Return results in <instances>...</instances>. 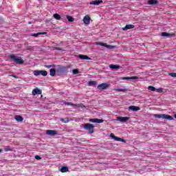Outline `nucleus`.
I'll return each instance as SVG.
<instances>
[{
    "label": "nucleus",
    "instance_id": "c9c22d12",
    "mask_svg": "<svg viewBox=\"0 0 176 176\" xmlns=\"http://www.w3.org/2000/svg\"><path fill=\"white\" fill-rule=\"evenodd\" d=\"M126 90L124 89H116V91H126Z\"/></svg>",
    "mask_w": 176,
    "mask_h": 176
},
{
    "label": "nucleus",
    "instance_id": "b1692460",
    "mask_svg": "<svg viewBox=\"0 0 176 176\" xmlns=\"http://www.w3.org/2000/svg\"><path fill=\"white\" fill-rule=\"evenodd\" d=\"M164 119H166L167 120H173V118L171 116L164 114Z\"/></svg>",
    "mask_w": 176,
    "mask_h": 176
},
{
    "label": "nucleus",
    "instance_id": "c756f323",
    "mask_svg": "<svg viewBox=\"0 0 176 176\" xmlns=\"http://www.w3.org/2000/svg\"><path fill=\"white\" fill-rule=\"evenodd\" d=\"M148 90H151V91H156V88L153 86H148Z\"/></svg>",
    "mask_w": 176,
    "mask_h": 176
},
{
    "label": "nucleus",
    "instance_id": "a18cd8bd",
    "mask_svg": "<svg viewBox=\"0 0 176 176\" xmlns=\"http://www.w3.org/2000/svg\"><path fill=\"white\" fill-rule=\"evenodd\" d=\"M29 24H32V23H31V22H29Z\"/></svg>",
    "mask_w": 176,
    "mask_h": 176
},
{
    "label": "nucleus",
    "instance_id": "5701e85b",
    "mask_svg": "<svg viewBox=\"0 0 176 176\" xmlns=\"http://www.w3.org/2000/svg\"><path fill=\"white\" fill-rule=\"evenodd\" d=\"M15 120H16V122H23L24 118H23L21 116H15Z\"/></svg>",
    "mask_w": 176,
    "mask_h": 176
},
{
    "label": "nucleus",
    "instance_id": "20e7f679",
    "mask_svg": "<svg viewBox=\"0 0 176 176\" xmlns=\"http://www.w3.org/2000/svg\"><path fill=\"white\" fill-rule=\"evenodd\" d=\"M33 74L34 76H39V75H41L42 76H47V72L46 70H34Z\"/></svg>",
    "mask_w": 176,
    "mask_h": 176
},
{
    "label": "nucleus",
    "instance_id": "ddd939ff",
    "mask_svg": "<svg viewBox=\"0 0 176 176\" xmlns=\"http://www.w3.org/2000/svg\"><path fill=\"white\" fill-rule=\"evenodd\" d=\"M135 26L134 25H126L124 28H122V31H127V30H133Z\"/></svg>",
    "mask_w": 176,
    "mask_h": 176
},
{
    "label": "nucleus",
    "instance_id": "a878e982",
    "mask_svg": "<svg viewBox=\"0 0 176 176\" xmlns=\"http://www.w3.org/2000/svg\"><path fill=\"white\" fill-rule=\"evenodd\" d=\"M164 114H155L154 118H157V119H164Z\"/></svg>",
    "mask_w": 176,
    "mask_h": 176
},
{
    "label": "nucleus",
    "instance_id": "a19ab883",
    "mask_svg": "<svg viewBox=\"0 0 176 176\" xmlns=\"http://www.w3.org/2000/svg\"><path fill=\"white\" fill-rule=\"evenodd\" d=\"M54 49H55V50H63V48L58 47H56Z\"/></svg>",
    "mask_w": 176,
    "mask_h": 176
},
{
    "label": "nucleus",
    "instance_id": "58836bf2",
    "mask_svg": "<svg viewBox=\"0 0 176 176\" xmlns=\"http://www.w3.org/2000/svg\"><path fill=\"white\" fill-rule=\"evenodd\" d=\"M60 122H63V123H68V120L67 121H65V120H64V118H60Z\"/></svg>",
    "mask_w": 176,
    "mask_h": 176
},
{
    "label": "nucleus",
    "instance_id": "72a5a7b5",
    "mask_svg": "<svg viewBox=\"0 0 176 176\" xmlns=\"http://www.w3.org/2000/svg\"><path fill=\"white\" fill-rule=\"evenodd\" d=\"M73 74H74V75H76V74H79V70L77 69H73Z\"/></svg>",
    "mask_w": 176,
    "mask_h": 176
},
{
    "label": "nucleus",
    "instance_id": "2eb2a0df",
    "mask_svg": "<svg viewBox=\"0 0 176 176\" xmlns=\"http://www.w3.org/2000/svg\"><path fill=\"white\" fill-rule=\"evenodd\" d=\"M32 93L33 96H36V94H42V91L38 88H36L32 90Z\"/></svg>",
    "mask_w": 176,
    "mask_h": 176
},
{
    "label": "nucleus",
    "instance_id": "423d86ee",
    "mask_svg": "<svg viewBox=\"0 0 176 176\" xmlns=\"http://www.w3.org/2000/svg\"><path fill=\"white\" fill-rule=\"evenodd\" d=\"M108 87H109V85L107 83H102L98 85V90H106Z\"/></svg>",
    "mask_w": 176,
    "mask_h": 176
},
{
    "label": "nucleus",
    "instance_id": "473e14b6",
    "mask_svg": "<svg viewBox=\"0 0 176 176\" xmlns=\"http://www.w3.org/2000/svg\"><path fill=\"white\" fill-rule=\"evenodd\" d=\"M96 81H93V80H91V81H89V82H88V85H89V86H93V85H96Z\"/></svg>",
    "mask_w": 176,
    "mask_h": 176
},
{
    "label": "nucleus",
    "instance_id": "4be33fe9",
    "mask_svg": "<svg viewBox=\"0 0 176 176\" xmlns=\"http://www.w3.org/2000/svg\"><path fill=\"white\" fill-rule=\"evenodd\" d=\"M45 34H46V32H38V33L31 34V36H34V38H38L39 35H45Z\"/></svg>",
    "mask_w": 176,
    "mask_h": 176
},
{
    "label": "nucleus",
    "instance_id": "9d476101",
    "mask_svg": "<svg viewBox=\"0 0 176 176\" xmlns=\"http://www.w3.org/2000/svg\"><path fill=\"white\" fill-rule=\"evenodd\" d=\"M46 134H47V135H50L51 137H54L55 135H57V131H54V130H47L46 131Z\"/></svg>",
    "mask_w": 176,
    "mask_h": 176
},
{
    "label": "nucleus",
    "instance_id": "37998d69",
    "mask_svg": "<svg viewBox=\"0 0 176 176\" xmlns=\"http://www.w3.org/2000/svg\"><path fill=\"white\" fill-rule=\"evenodd\" d=\"M174 118H176V113L174 115Z\"/></svg>",
    "mask_w": 176,
    "mask_h": 176
},
{
    "label": "nucleus",
    "instance_id": "f03ea898",
    "mask_svg": "<svg viewBox=\"0 0 176 176\" xmlns=\"http://www.w3.org/2000/svg\"><path fill=\"white\" fill-rule=\"evenodd\" d=\"M10 58H11V60H12V61L16 63V64L21 65V64L24 63V60H23L21 58H19L14 55L10 56Z\"/></svg>",
    "mask_w": 176,
    "mask_h": 176
},
{
    "label": "nucleus",
    "instance_id": "393cba45",
    "mask_svg": "<svg viewBox=\"0 0 176 176\" xmlns=\"http://www.w3.org/2000/svg\"><path fill=\"white\" fill-rule=\"evenodd\" d=\"M67 171H69V169H68V167H67V166H63L60 168V172L61 173H67Z\"/></svg>",
    "mask_w": 176,
    "mask_h": 176
},
{
    "label": "nucleus",
    "instance_id": "dca6fc26",
    "mask_svg": "<svg viewBox=\"0 0 176 176\" xmlns=\"http://www.w3.org/2000/svg\"><path fill=\"white\" fill-rule=\"evenodd\" d=\"M129 111H133V112H137V111H140V107L137 106H130L129 107Z\"/></svg>",
    "mask_w": 176,
    "mask_h": 176
},
{
    "label": "nucleus",
    "instance_id": "4468645a",
    "mask_svg": "<svg viewBox=\"0 0 176 176\" xmlns=\"http://www.w3.org/2000/svg\"><path fill=\"white\" fill-rule=\"evenodd\" d=\"M96 45H99L100 46H104V47H107V49H112V45H107V43L96 42Z\"/></svg>",
    "mask_w": 176,
    "mask_h": 176
},
{
    "label": "nucleus",
    "instance_id": "6ab92c4d",
    "mask_svg": "<svg viewBox=\"0 0 176 176\" xmlns=\"http://www.w3.org/2000/svg\"><path fill=\"white\" fill-rule=\"evenodd\" d=\"M78 57L81 59V60H91V58H90V57L87 56V55H82V54H79Z\"/></svg>",
    "mask_w": 176,
    "mask_h": 176
},
{
    "label": "nucleus",
    "instance_id": "0eeeda50",
    "mask_svg": "<svg viewBox=\"0 0 176 176\" xmlns=\"http://www.w3.org/2000/svg\"><path fill=\"white\" fill-rule=\"evenodd\" d=\"M162 36H167L168 38H175V33H168V32H162L161 34Z\"/></svg>",
    "mask_w": 176,
    "mask_h": 176
},
{
    "label": "nucleus",
    "instance_id": "7ed1b4c3",
    "mask_svg": "<svg viewBox=\"0 0 176 176\" xmlns=\"http://www.w3.org/2000/svg\"><path fill=\"white\" fill-rule=\"evenodd\" d=\"M84 129L85 130H88L90 134H93V133H94V125H93V124H90V123L85 124Z\"/></svg>",
    "mask_w": 176,
    "mask_h": 176
},
{
    "label": "nucleus",
    "instance_id": "ea45409f",
    "mask_svg": "<svg viewBox=\"0 0 176 176\" xmlns=\"http://www.w3.org/2000/svg\"><path fill=\"white\" fill-rule=\"evenodd\" d=\"M8 76H11L12 78H14L15 79H17V76H16L14 74L9 75Z\"/></svg>",
    "mask_w": 176,
    "mask_h": 176
},
{
    "label": "nucleus",
    "instance_id": "c85d7f7f",
    "mask_svg": "<svg viewBox=\"0 0 176 176\" xmlns=\"http://www.w3.org/2000/svg\"><path fill=\"white\" fill-rule=\"evenodd\" d=\"M54 19H55L56 20H61V16L58 14H54Z\"/></svg>",
    "mask_w": 176,
    "mask_h": 176
},
{
    "label": "nucleus",
    "instance_id": "79ce46f5",
    "mask_svg": "<svg viewBox=\"0 0 176 176\" xmlns=\"http://www.w3.org/2000/svg\"><path fill=\"white\" fill-rule=\"evenodd\" d=\"M12 151V149H10V148H5V151H6V152H9V151Z\"/></svg>",
    "mask_w": 176,
    "mask_h": 176
},
{
    "label": "nucleus",
    "instance_id": "aec40b11",
    "mask_svg": "<svg viewBox=\"0 0 176 176\" xmlns=\"http://www.w3.org/2000/svg\"><path fill=\"white\" fill-rule=\"evenodd\" d=\"M159 1L157 0H148V5H157Z\"/></svg>",
    "mask_w": 176,
    "mask_h": 176
},
{
    "label": "nucleus",
    "instance_id": "c03bdc74",
    "mask_svg": "<svg viewBox=\"0 0 176 176\" xmlns=\"http://www.w3.org/2000/svg\"><path fill=\"white\" fill-rule=\"evenodd\" d=\"M2 152V149L0 148V153Z\"/></svg>",
    "mask_w": 176,
    "mask_h": 176
},
{
    "label": "nucleus",
    "instance_id": "6e6552de",
    "mask_svg": "<svg viewBox=\"0 0 176 176\" xmlns=\"http://www.w3.org/2000/svg\"><path fill=\"white\" fill-rule=\"evenodd\" d=\"M91 123H104V120L98 118H91L89 119Z\"/></svg>",
    "mask_w": 176,
    "mask_h": 176
},
{
    "label": "nucleus",
    "instance_id": "a211bd4d",
    "mask_svg": "<svg viewBox=\"0 0 176 176\" xmlns=\"http://www.w3.org/2000/svg\"><path fill=\"white\" fill-rule=\"evenodd\" d=\"M56 73H57V69L53 68L50 70V76H56Z\"/></svg>",
    "mask_w": 176,
    "mask_h": 176
},
{
    "label": "nucleus",
    "instance_id": "9b49d317",
    "mask_svg": "<svg viewBox=\"0 0 176 176\" xmlns=\"http://www.w3.org/2000/svg\"><path fill=\"white\" fill-rule=\"evenodd\" d=\"M102 2H104L102 0L91 1L89 3V5H94L95 6H98V5H100V3H102Z\"/></svg>",
    "mask_w": 176,
    "mask_h": 176
},
{
    "label": "nucleus",
    "instance_id": "2f4dec72",
    "mask_svg": "<svg viewBox=\"0 0 176 176\" xmlns=\"http://www.w3.org/2000/svg\"><path fill=\"white\" fill-rule=\"evenodd\" d=\"M54 67H56V65H45V68H54Z\"/></svg>",
    "mask_w": 176,
    "mask_h": 176
},
{
    "label": "nucleus",
    "instance_id": "cd10ccee",
    "mask_svg": "<svg viewBox=\"0 0 176 176\" xmlns=\"http://www.w3.org/2000/svg\"><path fill=\"white\" fill-rule=\"evenodd\" d=\"M65 105H71L72 107H76V104H74L71 102H64Z\"/></svg>",
    "mask_w": 176,
    "mask_h": 176
},
{
    "label": "nucleus",
    "instance_id": "f257e3e1",
    "mask_svg": "<svg viewBox=\"0 0 176 176\" xmlns=\"http://www.w3.org/2000/svg\"><path fill=\"white\" fill-rule=\"evenodd\" d=\"M68 68H69L68 66L58 65V67L56 68V75L58 76L64 75V74L67 72V69H68Z\"/></svg>",
    "mask_w": 176,
    "mask_h": 176
},
{
    "label": "nucleus",
    "instance_id": "7c9ffc66",
    "mask_svg": "<svg viewBox=\"0 0 176 176\" xmlns=\"http://www.w3.org/2000/svg\"><path fill=\"white\" fill-rule=\"evenodd\" d=\"M76 107H78V108H85L86 107L85 106V104H83V103H80V104H76Z\"/></svg>",
    "mask_w": 176,
    "mask_h": 176
},
{
    "label": "nucleus",
    "instance_id": "39448f33",
    "mask_svg": "<svg viewBox=\"0 0 176 176\" xmlns=\"http://www.w3.org/2000/svg\"><path fill=\"white\" fill-rule=\"evenodd\" d=\"M110 137H111V138H113V140H114L115 141H119L120 142H126V140H124V139L120 138L118 136H115L113 133H111Z\"/></svg>",
    "mask_w": 176,
    "mask_h": 176
},
{
    "label": "nucleus",
    "instance_id": "412c9836",
    "mask_svg": "<svg viewBox=\"0 0 176 176\" xmlns=\"http://www.w3.org/2000/svg\"><path fill=\"white\" fill-rule=\"evenodd\" d=\"M109 68L111 69H120V66L119 65H110Z\"/></svg>",
    "mask_w": 176,
    "mask_h": 176
},
{
    "label": "nucleus",
    "instance_id": "1a4fd4ad",
    "mask_svg": "<svg viewBox=\"0 0 176 176\" xmlns=\"http://www.w3.org/2000/svg\"><path fill=\"white\" fill-rule=\"evenodd\" d=\"M117 120L122 123H126L127 120H130V117H118Z\"/></svg>",
    "mask_w": 176,
    "mask_h": 176
},
{
    "label": "nucleus",
    "instance_id": "e433bc0d",
    "mask_svg": "<svg viewBox=\"0 0 176 176\" xmlns=\"http://www.w3.org/2000/svg\"><path fill=\"white\" fill-rule=\"evenodd\" d=\"M157 93H163V88H159L157 89Z\"/></svg>",
    "mask_w": 176,
    "mask_h": 176
},
{
    "label": "nucleus",
    "instance_id": "f8f14e48",
    "mask_svg": "<svg viewBox=\"0 0 176 176\" xmlns=\"http://www.w3.org/2000/svg\"><path fill=\"white\" fill-rule=\"evenodd\" d=\"M90 20H91V19L90 18V16L85 15L83 19L84 23L86 25L90 24Z\"/></svg>",
    "mask_w": 176,
    "mask_h": 176
},
{
    "label": "nucleus",
    "instance_id": "f3484780",
    "mask_svg": "<svg viewBox=\"0 0 176 176\" xmlns=\"http://www.w3.org/2000/svg\"><path fill=\"white\" fill-rule=\"evenodd\" d=\"M137 79H138V76H131V77H124V78H122V80H135Z\"/></svg>",
    "mask_w": 176,
    "mask_h": 176
},
{
    "label": "nucleus",
    "instance_id": "bb28decb",
    "mask_svg": "<svg viewBox=\"0 0 176 176\" xmlns=\"http://www.w3.org/2000/svg\"><path fill=\"white\" fill-rule=\"evenodd\" d=\"M66 18L67 19L68 21H69L70 23L75 21V19H74L72 16L69 15H67Z\"/></svg>",
    "mask_w": 176,
    "mask_h": 176
},
{
    "label": "nucleus",
    "instance_id": "4c0bfd02",
    "mask_svg": "<svg viewBox=\"0 0 176 176\" xmlns=\"http://www.w3.org/2000/svg\"><path fill=\"white\" fill-rule=\"evenodd\" d=\"M34 158L36 160H41L42 159L39 155H35Z\"/></svg>",
    "mask_w": 176,
    "mask_h": 176
},
{
    "label": "nucleus",
    "instance_id": "f704fd0d",
    "mask_svg": "<svg viewBox=\"0 0 176 176\" xmlns=\"http://www.w3.org/2000/svg\"><path fill=\"white\" fill-rule=\"evenodd\" d=\"M168 75L172 78H176V73H169Z\"/></svg>",
    "mask_w": 176,
    "mask_h": 176
}]
</instances>
